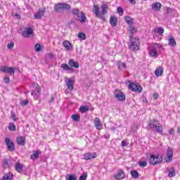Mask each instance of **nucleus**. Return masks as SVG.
Here are the masks:
<instances>
[{
	"label": "nucleus",
	"instance_id": "obj_1",
	"mask_svg": "<svg viewBox=\"0 0 180 180\" xmlns=\"http://www.w3.org/2000/svg\"><path fill=\"white\" fill-rule=\"evenodd\" d=\"M101 11L102 13H101V8H99V6L97 5H94L93 6V13L96 15V18H98V19H101L103 22L106 21V18L103 16V15H106L109 12V6L108 4H102L101 6Z\"/></svg>",
	"mask_w": 180,
	"mask_h": 180
},
{
	"label": "nucleus",
	"instance_id": "obj_2",
	"mask_svg": "<svg viewBox=\"0 0 180 180\" xmlns=\"http://www.w3.org/2000/svg\"><path fill=\"white\" fill-rule=\"evenodd\" d=\"M53 9L55 12L59 13L61 11H70L71 9V5L67 3H58L54 6Z\"/></svg>",
	"mask_w": 180,
	"mask_h": 180
},
{
	"label": "nucleus",
	"instance_id": "obj_3",
	"mask_svg": "<svg viewBox=\"0 0 180 180\" xmlns=\"http://www.w3.org/2000/svg\"><path fill=\"white\" fill-rule=\"evenodd\" d=\"M148 125L151 129H155V131H156V133H162V131L164 130L162 125L158 123V121H157V120L150 121Z\"/></svg>",
	"mask_w": 180,
	"mask_h": 180
},
{
	"label": "nucleus",
	"instance_id": "obj_4",
	"mask_svg": "<svg viewBox=\"0 0 180 180\" xmlns=\"http://www.w3.org/2000/svg\"><path fill=\"white\" fill-rule=\"evenodd\" d=\"M162 162V156L150 155L149 157V163L151 165H158Z\"/></svg>",
	"mask_w": 180,
	"mask_h": 180
},
{
	"label": "nucleus",
	"instance_id": "obj_5",
	"mask_svg": "<svg viewBox=\"0 0 180 180\" xmlns=\"http://www.w3.org/2000/svg\"><path fill=\"white\" fill-rule=\"evenodd\" d=\"M130 44H129V49L130 50H134V51H136V50H139V46H140V40L137 38H133L132 36H130Z\"/></svg>",
	"mask_w": 180,
	"mask_h": 180
},
{
	"label": "nucleus",
	"instance_id": "obj_6",
	"mask_svg": "<svg viewBox=\"0 0 180 180\" xmlns=\"http://www.w3.org/2000/svg\"><path fill=\"white\" fill-rule=\"evenodd\" d=\"M114 96L116 97L117 101L120 102H124L126 101V95L121 90L116 89L114 92Z\"/></svg>",
	"mask_w": 180,
	"mask_h": 180
},
{
	"label": "nucleus",
	"instance_id": "obj_7",
	"mask_svg": "<svg viewBox=\"0 0 180 180\" xmlns=\"http://www.w3.org/2000/svg\"><path fill=\"white\" fill-rule=\"evenodd\" d=\"M128 88L131 89L132 92H141V91H143V87H141L139 84L136 83H130Z\"/></svg>",
	"mask_w": 180,
	"mask_h": 180
},
{
	"label": "nucleus",
	"instance_id": "obj_8",
	"mask_svg": "<svg viewBox=\"0 0 180 180\" xmlns=\"http://www.w3.org/2000/svg\"><path fill=\"white\" fill-rule=\"evenodd\" d=\"M1 72H5L6 74H10V75H15V68L8 66H1L0 68Z\"/></svg>",
	"mask_w": 180,
	"mask_h": 180
},
{
	"label": "nucleus",
	"instance_id": "obj_9",
	"mask_svg": "<svg viewBox=\"0 0 180 180\" xmlns=\"http://www.w3.org/2000/svg\"><path fill=\"white\" fill-rule=\"evenodd\" d=\"M5 143L8 151H15V143L9 138L5 139Z\"/></svg>",
	"mask_w": 180,
	"mask_h": 180
},
{
	"label": "nucleus",
	"instance_id": "obj_10",
	"mask_svg": "<svg viewBox=\"0 0 180 180\" xmlns=\"http://www.w3.org/2000/svg\"><path fill=\"white\" fill-rule=\"evenodd\" d=\"M44 13H46V8H39L38 11L34 14V19L40 20L43 16H44Z\"/></svg>",
	"mask_w": 180,
	"mask_h": 180
},
{
	"label": "nucleus",
	"instance_id": "obj_11",
	"mask_svg": "<svg viewBox=\"0 0 180 180\" xmlns=\"http://www.w3.org/2000/svg\"><path fill=\"white\" fill-rule=\"evenodd\" d=\"M31 34H33V29L30 27H25L22 32V36L23 37L29 38L30 37Z\"/></svg>",
	"mask_w": 180,
	"mask_h": 180
},
{
	"label": "nucleus",
	"instance_id": "obj_12",
	"mask_svg": "<svg viewBox=\"0 0 180 180\" xmlns=\"http://www.w3.org/2000/svg\"><path fill=\"white\" fill-rule=\"evenodd\" d=\"M76 20H78L81 23H85V20H86V16L84 13V12L81 11L79 14L76 15Z\"/></svg>",
	"mask_w": 180,
	"mask_h": 180
},
{
	"label": "nucleus",
	"instance_id": "obj_13",
	"mask_svg": "<svg viewBox=\"0 0 180 180\" xmlns=\"http://www.w3.org/2000/svg\"><path fill=\"white\" fill-rule=\"evenodd\" d=\"M65 82L68 86V89H69L70 91H72V89H74V79L71 78H68L65 80Z\"/></svg>",
	"mask_w": 180,
	"mask_h": 180
},
{
	"label": "nucleus",
	"instance_id": "obj_14",
	"mask_svg": "<svg viewBox=\"0 0 180 180\" xmlns=\"http://www.w3.org/2000/svg\"><path fill=\"white\" fill-rule=\"evenodd\" d=\"M94 124L97 130H102V127H103V125L102 124V122H101V119H99L98 117H96L94 119Z\"/></svg>",
	"mask_w": 180,
	"mask_h": 180
},
{
	"label": "nucleus",
	"instance_id": "obj_15",
	"mask_svg": "<svg viewBox=\"0 0 180 180\" xmlns=\"http://www.w3.org/2000/svg\"><path fill=\"white\" fill-rule=\"evenodd\" d=\"M17 143L18 146H25V144H26V137L19 136L18 137H17Z\"/></svg>",
	"mask_w": 180,
	"mask_h": 180
},
{
	"label": "nucleus",
	"instance_id": "obj_16",
	"mask_svg": "<svg viewBox=\"0 0 180 180\" xmlns=\"http://www.w3.org/2000/svg\"><path fill=\"white\" fill-rule=\"evenodd\" d=\"M68 64L70 67H72L73 68H79V63H78V62H75L74 59H70L68 61Z\"/></svg>",
	"mask_w": 180,
	"mask_h": 180
},
{
	"label": "nucleus",
	"instance_id": "obj_17",
	"mask_svg": "<svg viewBox=\"0 0 180 180\" xmlns=\"http://www.w3.org/2000/svg\"><path fill=\"white\" fill-rule=\"evenodd\" d=\"M96 158V153H86L84 155V160H85V161H88L89 160H92V158Z\"/></svg>",
	"mask_w": 180,
	"mask_h": 180
},
{
	"label": "nucleus",
	"instance_id": "obj_18",
	"mask_svg": "<svg viewBox=\"0 0 180 180\" xmlns=\"http://www.w3.org/2000/svg\"><path fill=\"white\" fill-rule=\"evenodd\" d=\"M39 154H41V152H40V150H34L30 155L31 160H37V158H39Z\"/></svg>",
	"mask_w": 180,
	"mask_h": 180
},
{
	"label": "nucleus",
	"instance_id": "obj_19",
	"mask_svg": "<svg viewBox=\"0 0 180 180\" xmlns=\"http://www.w3.org/2000/svg\"><path fill=\"white\" fill-rule=\"evenodd\" d=\"M110 23L111 26L115 27V26L117 25V18L113 15H111L110 18Z\"/></svg>",
	"mask_w": 180,
	"mask_h": 180
},
{
	"label": "nucleus",
	"instance_id": "obj_20",
	"mask_svg": "<svg viewBox=\"0 0 180 180\" xmlns=\"http://www.w3.org/2000/svg\"><path fill=\"white\" fill-rule=\"evenodd\" d=\"M162 5L160 2L154 3L152 6V9L155 11H158L161 9Z\"/></svg>",
	"mask_w": 180,
	"mask_h": 180
},
{
	"label": "nucleus",
	"instance_id": "obj_21",
	"mask_svg": "<svg viewBox=\"0 0 180 180\" xmlns=\"http://www.w3.org/2000/svg\"><path fill=\"white\" fill-rule=\"evenodd\" d=\"M115 179H123L124 178V172L119 170L118 173L115 176Z\"/></svg>",
	"mask_w": 180,
	"mask_h": 180
},
{
	"label": "nucleus",
	"instance_id": "obj_22",
	"mask_svg": "<svg viewBox=\"0 0 180 180\" xmlns=\"http://www.w3.org/2000/svg\"><path fill=\"white\" fill-rule=\"evenodd\" d=\"M167 171L169 172L168 176L169 178H173V176H175V169L174 167H170L167 169Z\"/></svg>",
	"mask_w": 180,
	"mask_h": 180
},
{
	"label": "nucleus",
	"instance_id": "obj_23",
	"mask_svg": "<svg viewBox=\"0 0 180 180\" xmlns=\"http://www.w3.org/2000/svg\"><path fill=\"white\" fill-rule=\"evenodd\" d=\"M163 72H164V68H162V67H160L155 71V74L156 77H161Z\"/></svg>",
	"mask_w": 180,
	"mask_h": 180
},
{
	"label": "nucleus",
	"instance_id": "obj_24",
	"mask_svg": "<svg viewBox=\"0 0 180 180\" xmlns=\"http://www.w3.org/2000/svg\"><path fill=\"white\" fill-rule=\"evenodd\" d=\"M40 91H41V89L40 87H38L35 91L31 93V95L34 96V98L37 99L39 98V94Z\"/></svg>",
	"mask_w": 180,
	"mask_h": 180
},
{
	"label": "nucleus",
	"instance_id": "obj_25",
	"mask_svg": "<svg viewBox=\"0 0 180 180\" xmlns=\"http://www.w3.org/2000/svg\"><path fill=\"white\" fill-rule=\"evenodd\" d=\"M23 167L24 165L20 164V163H17L15 164V170L17 171V172H22V169H23Z\"/></svg>",
	"mask_w": 180,
	"mask_h": 180
},
{
	"label": "nucleus",
	"instance_id": "obj_26",
	"mask_svg": "<svg viewBox=\"0 0 180 180\" xmlns=\"http://www.w3.org/2000/svg\"><path fill=\"white\" fill-rule=\"evenodd\" d=\"M13 178V174L9 172L4 176L1 180H12Z\"/></svg>",
	"mask_w": 180,
	"mask_h": 180
},
{
	"label": "nucleus",
	"instance_id": "obj_27",
	"mask_svg": "<svg viewBox=\"0 0 180 180\" xmlns=\"http://www.w3.org/2000/svg\"><path fill=\"white\" fill-rule=\"evenodd\" d=\"M63 44V47H65L67 50L72 49V45L68 41H64Z\"/></svg>",
	"mask_w": 180,
	"mask_h": 180
},
{
	"label": "nucleus",
	"instance_id": "obj_28",
	"mask_svg": "<svg viewBox=\"0 0 180 180\" xmlns=\"http://www.w3.org/2000/svg\"><path fill=\"white\" fill-rule=\"evenodd\" d=\"M169 46H172V47L176 46V41H175V39L174 37H172L168 39Z\"/></svg>",
	"mask_w": 180,
	"mask_h": 180
},
{
	"label": "nucleus",
	"instance_id": "obj_29",
	"mask_svg": "<svg viewBox=\"0 0 180 180\" xmlns=\"http://www.w3.org/2000/svg\"><path fill=\"white\" fill-rule=\"evenodd\" d=\"M88 110H89V107H88V105H86V106L81 105L80 106L79 112H81V113H85V112H88Z\"/></svg>",
	"mask_w": 180,
	"mask_h": 180
},
{
	"label": "nucleus",
	"instance_id": "obj_30",
	"mask_svg": "<svg viewBox=\"0 0 180 180\" xmlns=\"http://www.w3.org/2000/svg\"><path fill=\"white\" fill-rule=\"evenodd\" d=\"M154 32L155 33H158V34H160V36H161V34L164 33V30L162 27H160L158 28H155Z\"/></svg>",
	"mask_w": 180,
	"mask_h": 180
},
{
	"label": "nucleus",
	"instance_id": "obj_31",
	"mask_svg": "<svg viewBox=\"0 0 180 180\" xmlns=\"http://www.w3.org/2000/svg\"><path fill=\"white\" fill-rule=\"evenodd\" d=\"M131 176L132 178H134V179H137V178H139V172H137V170H131Z\"/></svg>",
	"mask_w": 180,
	"mask_h": 180
},
{
	"label": "nucleus",
	"instance_id": "obj_32",
	"mask_svg": "<svg viewBox=\"0 0 180 180\" xmlns=\"http://www.w3.org/2000/svg\"><path fill=\"white\" fill-rule=\"evenodd\" d=\"M150 54L152 57H155L158 53H157V49L155 47H152Z\"/></svg>",
	"mask_w": 180,
	"mask_h": 180
},
{
	"label": "nucleus",
	"instance_id": "obj_33",
	"mask_svg": "<svg viewBox=\"0 0 180 180\" xmlns=\"http://www.w3.org/2000/svg\"><path fill=\"white\" fill-rule=\"evenodd\" d=\"M61 67L63 69H64L65 71H70L71 70H72V68H70L68 65H67L66 63H63L61 65Z\"/></svg>",
	"mask_w": 180,
	"mask_h": 180
},
{
	"label": "nucleus",
	"instance_id": "obj_34",
	"mask_svg": "<svg viewBox=\"0 0 180 180\" xmlns=\"http://www.w3.org/2000/svg\"><path fill=\"white\" fill-rule=\"evenodd\" d=\"M167 155L174 157V149L168 148L167 150Z\"/></svg>",
	"mask_w": 180,
	"mask_h": 180
},
{
	"label": "nucleus",
	"instance_id": "obj_35",
	"mask_svg": "<svg viewBox=\"0 0 180 180\" xmlns=\"http://www.w3.org/2000/svg\"><path fill=\"white\" fill-rule=\"evenodd\" d=\"M78 38L80 39V40H86V35L84 34L83 32H79L78 33Z\"/></svg>",
	"mask_w": 180,
	"mask_h": 180
},
{
	"label": "nucleus",
	"instance_id": "obj_36",
	"mask_svg": "<svg viewBox=\"0 0 180 180\" xmlns=\"http://www.w3.org/2000/svg\"><path fill=\"white\" fill-rule=\"evenodd\" d=\"M72 120H74V122H79V119H81V117L79 116V115H72Z\"/></svg>",
	"mask_w": 180,
	"mask_h": 180
},
{
	"label": "nucleus",
	"instance_id": "obj_37",
	"mask_svg": "<svg viewBox=\"0 0 180 180\" xmlns=\"http://www.w3.org/2000/svg\"><path fill=\"white\" fill-rule=\"evenodd\" d=\"M8 129L11 131H15V130H16V126H15V124H13V122H10L9 126H8Z\"/></svg>",
	"mask_w": 180,
	"mask_h": 180
},
{
	"label": "nucleus",
	"instance_id": "obj_38",
	"mask_svg": "<svg viewBox=\"0 0 180 180\" xmlns=\"http://www.w3.org/2000/svg\"><path fill=\"white\" fill-rule=\"evenodd\" d=\"M117 67L119 70H126V63H119Z\"/></svg>",
	"mask_w": 180,
	"mask_h": 180
},
{
	"label": "nucleus",
	"instance_id": "obj_39",
	"mask_svg": "<svg viewBox=\"0 0 180 180\" xmlns=\"http://www.w3.org/2000/svg\"><path fill=\"white\" fill-rule=\"evenodd\" d=\"M9 167V160L8 159H4L3 162V167L8 168Z\"/></svg>",
	"mask_w": 180,
	"mask_h": 180
},
{
	"label": "nucleus",
	"instance_id": "obj_40",
	"mask_svg": "<svg viewBox=\"0 0 180 180\" xmlns=\"http://www.w3.org/2000/svg\"><path fill=\"white\" fill-rule=\"evenodd\" d=\"M81 11H79V9L78 8H73L72 10V15H75V16H77V15L79 14Z\"/></svg>",
	"mask_w": 180,
	"mask_h": 180
},
{
	"label": "nucleus",
	"instance_id": "obj_41",
	"mask_svg": "<svg viewBox=\"0 0 180 180\" xmlns=\"http://www.w3.org/2000/svg\"><path fill=\"white\" fill-rule=\"evenodd\" d=\"M125 21L128 25H131L133 23V18L127 16L125 17Z\"/></svg>",
	"mask_w": 180,
	"mask_h": 180
},
{
	"label": "nucleus",
	"instance_id": "obj_42",
	"mask_svg": "<svg viewBox=\"0 0 180 180\" xmlns=\"http://www.w3.org/2000/svg\"><path fill=\"white\" fill-rule=\"evenodd\" d=\"M35 51H37V53L41 51V44H37L35 45Z\"/></svg>",
	"mask_w": 180,
	"mask_h": 180
},
{
	"label": "nucleus",
	"instance_id": "obj_43",
	"mask_svg": "<svg viewBox=\"0 0 180 180\" xmlns=\"http://www.w3.org/2000/svg\"><path fill=\"white\" fill-rule=\"evenodd\" d=\"M172 158H174V156L166 155V158H165V161L166 162H171L172 161Z\"/></svg>",
	"mask_w": 180,
	"mask_h": 180
},
{
	"label": "nucleus",
	"instance_id": "obj_44",
	"mask_svg": "<svg viewBox=\"0 0 180 180\" xmlns=\"http://www.w3.org/2000/svg\"><path fill=\"white\" fill-rule=\"evenodd\" d=\"M139 166L141 167V168H144L147 167V162L146 161H140L139 162Z\"/></svg>",
	"mask_w": 180,
	"mask_h": 180
},
{
	"label": "nucleus",
	"instance_id": "obj_45",
	"mask_svg": "<svg viewBox=\"0 0 180 180\" xmlns=\"http://www.w3.org/2000/svg\"><path fill=\"white\" fill-rule=\"evenodd\" d=\"M117 13H119L120 16H123L124 11L122 7H118L117 8Z\"/></svg>",
	"mask_w": 180,
	"mask_h": 180
},
{
	"label": "nucleus",
	"instance_id": "obj_46",
	"mask_svg": "<svg viewBox=\"0 0 180 180\" xmlns=\"http://www.w3.org/2000/svg\"><path fill=\"white\" fill-rule=\"evenodd\" d=\"M66 180H77V178L72 174H69L66 176Z\"/></svg>",
	"mask_w": 180,
	"mask_h": 180
},
{
	"label": "nucleus",
	"instance_id": "obj_47",
	"mask_svg": "<svg viewBox=\"0 0 180 180\" xmlns=\"http://www.w3.org/2000/svg\"><path fill=\"white\" fill-rule=\"evenodd\" d=\"M11 119H13V122H16L18 120V117H16V115H15V112L13 111H11Z\"/></svg>",
	"mask_w": 180,
	"mask_h": 180
},
{
	"label": "nucleus",
	"instance_id": "obj_48",
	"mask_svg": "<svg viewBox=\"0 0 180 180\" xmlns=\"http://www.w3.org/2000/svg\"><path fill=\"white\" fill-rule=\"evenodd\" d=\"M88 177V174L83 173L82 176H80L79 180H86V178Z\"/></svg>",
	"mask_w": 180,
	"mask_h": 180
},
{
	"label": "nucleus",
	"instance_id": "obj_49",
	"mask_svg": "<svg viewBox=\"0 0 180 180\" xmlns=\"http://www.w3.org/2000/svg\"><path fill=\"white\" fill-rule=\"evenodd\" d=\"M14 46H15V43H13V42L7 44V47H8V50H12V49H13Z\"/></svg>",
	"mask_w": 180,
	"mask_h": 180
},
{
	"label": "nucleus",
	"instance_id": "obj_50",
	"mask_svg": "<svg viewBox=\"0 0 180 180\" xmlns=\"http://www.w3.org/2000/svg\"><path fill=\"white\" fill-rule=\"evenodd\" d=\"M20 104L22 105V106H27V105H29V101L28 100H25L22 101Z\"/></svg>",
	"mask_w": 180,
	"mask_h": 180
},
{
	"label": "nucleus",
	"instance_id": "obj_51",
	"mask_svg": "<svg viewBox=\"0 0 180 180\" xmlns=\"http://www.w3.org/2000/svg\"><path fill=\"white\" fill-rule=\"evenodd\" d=\"M13 16L16 19H20L21 16L18 13H13Z\"/></svg>",
	"mask_w": 180,
	"mask_h": 180
},
{
	"label": "nucleus",
	"instance_id": "obj_52",
	"mask_svg": "<svg viewBox=\"0 0 180 180\" xmlns=\"http://www.w3.org/2000/svg\"><path fill=\"white\" fill-rule=\"evenodd\" d=\"M4 82L5 84H9V82H11V79H9V77L4 78Z\"/></svg>",
	"mask_w": 180,
	"mask_h": 180
},
{
	"label": "nucleus",
	"instance_id": "obj_53",
	"mask_svg": "<svg viewBox=\"0 0 180 180\" xmlns=\"http://www.w3.org/2000/svg\"><path fill=\"white\" fill-rule=\"evenodd\" d=\"M171 12H172V9L169 7H167L166 8V13H171Z\"/></svg>",
	"mask_w": 180,
	"mask_h": 180
},
{
	"label": "nucleus",
	"instance_id": "obj_54",
	"mask_svg": "<svg viewBox=\"0 0 180 180\" xmlns=\"http://www.w3.org/2000/svg\"><path fill=\"white\" fill-rule=\"evenodd\" d=\"M174 132H175V130L174 129V128H171V129L169 130V134H174Z\"/></svg>",
	"mask_w": 180,
	"mask_h": 180
},
{
	"label": "nucleus",
	"instance_id": "obj_55",
	"mask_svg": "<svg viewBox=\"0 0 180 180\" xmlns=\"http://www.w3.org/2000/svg\"><path fill=\"white\" fill-rule=\"evenodd\" d=\"M121 144H122V147H126L127 146L126 141H122Z\"/></svg>",
	"mask_w": 180,
	"mask_h": 180
},
{
	"label": "nucleus",
	"instance_id": "obj_56",
	"mask_svg": "<svg viewBox=\"0 0 180 180\" xmlns=\"http://www.w3.org/2000/svg\"><path fill=\"white\" fill-rule=\"evenodd\" d=\"M158 98V94L155 93L153 94V99H155V101Z\"/></svg>",
	"mask_w": 180,
	"mask_h": 180
},
{
	"label": "nucleus",
	"instance_id": "obj_57",
	"mask_svg": "<svg viewBox=\"0 0 180 180\" xmlns=\"http://www.w3.org/2000/svg\"><path fill=\"white\" fill-rule=\"evenodd\" d=\"M128 1H130L131 5H136V1L135 0H128Z\"/></svg>",
	"mask_w": 180,
	"mask_h": 180
},
{
	"label": "nucleus",
	"instance_id": "obj_58",
	"mask_svg": "<svg viewBox=\"0 0 180 180\" xmlns=\"http://www.w3.org/2000/svg\"><path fill=\"white\" fill-rule=\"evenodd\" d=\"M54 99H56V97L54 96H52L51 100L49 101V102H51H51H54Z\"/></svg>",
	"mask_w": 180,
	"mask_h": 180
},
{
	"label": "nucleus",
	"instance_id": "obj_59",
	"mask_svg": "<svg viewBox=\"0 0 180 180\" xmlns=\"http://www.w3.org/2000/svg\"><path fill=\"white\" fill-rule=\"evenodd\" d=\"M49 58H54V54L53 53H49Z\"/></svg>",
	"mask_w": 180,
	"mask_h": 180
},
{
	"label": "nucleus",
	"instance_id": "obj_60",
	"mask_svg": "<svg viewBox=\"0 0 180 180\" xmlns=\"http://www.w3.org/2000/svg\"><path fill=\"white\" fill-rule=\"evenodd\" d=\"M135 30H136V28H134V27H131V30H130V31L131 32H134Z\"/></svg>",
	"mask_w": 180,
	"mask_h": 180
},
{
	"label": "nucleus",
	"instance_id": "obj_61",
	"mask_svg": "<svg viewBox=\"0 0 180 180\" xmlns=\"http://www.w3.org/2000/svg\"><path fill=\"white\" fill-rule=\"evenodd\" d=\"M34 86H39V84H34Z\"/></svg>",
	"mask_w": 180,
	"mask_h": 180
},
{
	"label": "nucleus",
	"instance_id": "obj_62",
	"mask_svg": "<svg viewBox=\"0 0 180 180\" xmlns=\"http://www.w3.org/2000/svg\"><path fill=\"white\" fill-rule=\"evenodd\" d=\"M143 1H146V0H143Z\"/></svg>",
	"mask_w": 180,
	"mask_h": 180
}]
</instances>
